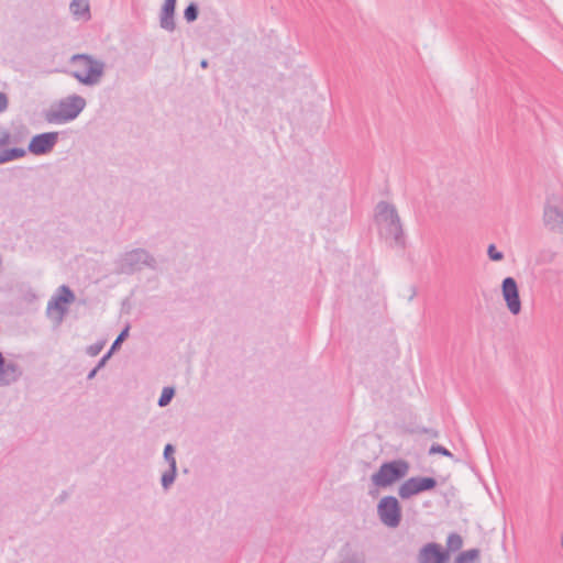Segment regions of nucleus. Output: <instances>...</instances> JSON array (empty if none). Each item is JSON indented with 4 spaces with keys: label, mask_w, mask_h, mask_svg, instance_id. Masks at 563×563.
<instances>
[{
    "label": "nucleus",
    "mask_w": 563,
    "mask_h": 563,
    "mask_svg": "<svg viewBox=\"0 0 563 563\" xmlns=\"http://www.w3.org/2000/svg\"><path fill=\"white\" fill-rule=\"evenodd\" d=\"M375 211V221L378 224H383L380 235L385 239H391L395 245L404 247V229L395 206L387 201H379L376 205Z\"/></svg>",
    "instance_id": "nucleus-3"
},
{
    "label": "nucleus",
    "mask_w": 563,
    "mask_h": 563,
    "mask_svg": "<svg viewBox=\"0 0 563 563\" xmlns=\"http://www.w3.org/2000/svg\"><path fill=\"white\" fill-rule=\"evenodd\" d=\"M199 7L196 2H190L184 10V19L188 23H192L198 19Z\"/></svg>",
    "instance_id": "nucleus-20"
},
{
    "label": "nucleus",
    "mask_w": 563,
    "mask_h": 563,
    "mask_svg": "<svg viewBox=\"0 0 563 563\" xmlns=\"http://www.w3.org/2000/svg\"><path fill=\"white\" fill-rule=\"evenodd\" d=\"M487 255L490 261L499 262L504 258V253L498 251L495 244H489L487 247Z\"/></svg>",
    "instance_id": "nucleus-24"
},
{
    "label": "nucleus",
    "mask_w": 563,
    "mask_h": 563,
    "mask_svg": "<svg viewBox=\"0 0 563 563\" xmlns=\"http://www.w3.org/2000/svg\"><path fill=\"white\" fill-rule=\"evenodd\" d=\"M429 454H440V455H443V456H446V457H453V453L448 450L445 446L439 444V443H433L430 449H429Z\"/></svg>",
    "instance_id": "nucleus-22"
},
{
    "label": "nucleus",
    "mask_w": 563,
    "mask_h": 563,
    "mask_svg": "<svg viewBox=\"0 0 563 563\" xmlns=\"http://www.w3.org/2000/svg\"><path fill=\"white\" fill-rule=\"evenodd\" d=\"M481 551L477 548L460 552L455 556V563H479Z\"/></svg>",
    "instance_id": "nucleus-17"
},
{
    "label": "nucleus",
    "mask_w": 563,
    "mask_h": 563,
    "mask_svg": "<svg viewBox=\"0 0 563 563\" xmlns=\"http://www.w3.org/2000/svg\"><path fill=\"white\" fill-rule=\"evenodd\" d=\"M11 132L8 129L0 128V148L11 143Z\"/></svg>",
    "instance_id": "nucleus-26"
},
{
    "label": "nucleus",
    "mask_w": 563,
    "mask_h": 563,
    "mask_svg": "<svg viewBox=\"0 0 563 563\" xmlns=\"http://www.w3.org/2000/svg\"><path fill=\"white\" fill-rule=\"evenodd\" d=\"M463 545L462 537L456 532H451L446 538V549L448 553L460 551Z\"/></svg>",
    "instance_id": "nucleus-18"
},
{
    "label": "nucleus",
    "mask_w": 563,
    "mask_h": 563,
    "mask_svg": "<svg viewBox=\"0 0 563 563\" xmlns=\"http://www.w3.org/2000/svg\"><path fill=\"white\" fill-rule=\"evenodd\" d=\"M69 64L75 67L74 70L69 71V75L87 87L99 84L104 74V62L88 53L74 54L69 58Z\"/></svg>",
    "instance_id": "nucleus-1"
},
{
    "label": "nucleus",
    "mask_w": 563,
    "mask_h": 563,
    "mask_svg": "<svg viewBox=\"0 0 563 563\" xmlns=\"http://www.w3.org/2000/svg\"><path fill=\"white\" fill-rule=\"evenodd\" d=\"M23 376V368L14 361H9L0 351V387L15 384Z\"/></svg>",
    "instance_id": "nucleus-12"
},
{
    "label": "nucleus",
    "mask_w": 563,
    "mask_h": 563,
    "mask_svg": "<svg viewBox=\"0 0 563 563\" xmlns=\"http://www.w3.org/2000/svg\"><path fill=\"white\" fill-rule=\"evenodd\" d=\"M543 220L550 230L563 233V212L558 207L545 206Z\"/></svg>",
    "instance_id": "nucleus-15"
},
{
    "label": "nucleus",
    "mask_w": 563,
    "mask_h": 563,
    "mask_svg": "<svg viewBox=\"0 0 563 563\" xmlns=\"http://www.w3.org/2000/svg\"><path fill=\"white\" fill-rule=\"evenodd\" d=\"M104 341H99V342H96L91 345H88L87 349H86V353L89 355V356H96L98 355L103 346H104Z\"/></svg>",
    "instance_id": "nucleus-25"
},
{
    "label": "nucleus",
    "mask_w": 563,
    "mask_h": 563,
    "mask_svg": "<svg viewBox=\"0 0 563 563\" xmlns=\"http://www.w3.org/2000/svg\"><path fill=\"white\" fill-rule=\"evenodd\" d=\"M99 371L100 369H96V366H95L92 369L89 371V373L87 375V379L88 380L93 379Z\"/></svg>",
    "instance_id": "nucleus-30"
},
{
    "label": "nucleus",
    "mask_w": 563,
    "mask_h": 563,
    "mask_svg": "<svg viewBox=\"0 0 563 563\" xmlns=\"http://www.w3.org/2000/svg\"><path fill=\"white\" fill-rule=\"evenodd\" d=\"M175 396V388L172 386H166L163 388L162 394L157 400V405L159 407H166L170 404L172 399Z\"/></svg>",
    "instance_id": "nucleus-19"
},
{
    "label": "nucleus",
    "mask_w": 563,
    "mask_h": 563,
    "mask_svg": "<svg viewBox=\"0 0 563 563\" xmlns=\"http://www.w3.org/2000/svg\"><path fill=\"white\" fill-rule=\"evenodd\" d=\"M339 563H365V558L362 552H353L346 555Z\"/></svg>",
    "instance_id": "nucleus-23"
},
{
    "label": "nucleus",
    "mask_w": 563,
    "mask_h": 563,
    "mask_svg": "<svg viewBox=\"0 0 563 563\" xmlns=\"http://www.w3.org/2000/svg\"><path fill=\"white\" fill-rule=\"evenodd\" d=\"M177 0H164L159 13V26L167 31L174 32L176 29L175 10Z\"/></svg>",
    "instance_id": "nucleus-14"
},
{
    "label": "nucleus",
    "mask_w": 563,
    "mask_h": 563,
    "mask_svg": "<svg viewBox=\"0 0 563 563\" xmlns=\"http://www.w3.org/2000/svg\"><path fill=\"white\" fill-rule=\"evenodd\" d=\"M129 331H130V325L126 324L122 330L121 332L118 334V336L115 338V340L112 342L111 346H110V353H114L115 351H118L123 341L126 340V338L129 336Z\"/></svg>",
    "instance_id": "nucleus-21"
},
{
    "label": "nucleus",
    "mask_w": 563,
    "mask_h": 563,
    "mask_svg": "<svg viewBox=\"0 0 563 563\" xmlns=\"http://www.w3.org/2000/svg\"><path fill=\"white\" fill-rule=\"evenodd\" d=\"M113 353H110V350H108V352L106 354H103L101 356V358L98 361V363L96 364V369H101L102 367L106 366L107 362L109 361V358L112 356Z\"/></svg>",
    "instance_id": "nucleus-27"
},
{
    "label": "nucleus",
    "mask_w": 563,
    "mask_h": 563,
    "mask_svg": "<svg viewBox=\"0 0 563 563\" xmlns=\"http://www.w3.org/2000/svg\"><path fill=\"white\" fill-rule=\"evenodd\" d=\"M453 563H455V561Z\"/></svg>",
    "instance_id": "nucleus-32"
},
{
    "label": "nucleus",
    "mask_w": 563,
    "mask_h": 563,
    "mask_svg": "<svg viewBox=\"0 0 563 563\" xmlns=\"http://www.w3.org/2000/svg\"><path fill=\"white\" fill-rule=\"evenodd\" d=\"M8 97L4 92L0 91V113L3 112L8 108Z\"/></svg>",
    "instance_id": "nucleus-28"
},
{
    "label": "nucleus",
    "mask_w": 563,
    "mask_h": 563,
    "mask_svg": "<svg viewBox=\"0 0 563 563\" xmlns=\"http://www.w3.org/2000/svg\"><path fill=\"white\" fill-rule=\"evenodd\" d=\"M76 299L75 292L67 285H62L51 297L47 303V311L55 310L62 319L68 311V306Z\"/></svg>",
    "instance_id": "nucleus-9"
},
{
    "label": "nucleus",
    "mask_w": 563,
    "mask_h": 563,
    "mask_svg": "<svg viewBox=\"0 0 563 563\" xmlns=\"http://www.w3.org/2000/svg\"><path fill=\"white\" fill-rule=\"evenodd\" d=\"M176 448L172 443H167L164 446L163 457L168 464V468L161 476V485L164 490H168L176 481L177 477V461L175 457Z\"/></svg>",
    "instance_id": "nucleus-13"
},
{
    "label": "nucleus",
    "mask_w": 563,
    "mask_h": 563,
    "mask_svg": "<svg viewBox=\"0 0 563 563\" xmlns=\"http://www.w3.org/2000/svg\"><path fill=\"white\" fill-rule=\"evenodd\" d=\"M69 10L74 16L84 19L85 21L90 20V7L88 0H71Z\"/></svg>",
    "instance_id": "nucleus-16"
},
{
    "label": "nucleus",
    "mask_w": 563,
    "mask_h": 563,
    "mask_svg": "<svg viewBox=\"0 0 563 563\" xmlns=\"http://www.w3.org/2000/svg\"><path fill=\"white\" fill-rule=\"evenodd\" d=\"M377 515L384 526L397 528L402 519V509L397 497L391 495L382 497L377 504Z\"/></svg>",
    "instance_id": "nucleus-7"
},
{
    "label": "nucleus",
    "mask_w": 563,
    "mask_h": 563,
    "mask_svg": "<svg viewBox=\"0 0 563 563\" xmlns=\"http://www.w3.org/2000/svg\"><path fill=\"white\" fill-rule=\"evenodd\" d=\"M86 104L87 102L84 97L76 93L69 95L58 101L56 109L45 113V120L48 123H68L78 118Z\"/></svg>",
    "instance_id": "nucleus-5"
},
{
    "label": "nucleus",
    "mask_w": 563,
    "mask_h": 563,
    "mask_svg": "<svg viewBox=\"0 0 563 563\" xmlns=\"http://www.w3.org/2000/svg\"><path fill=\"white\" fill-rule=\"evenodd\" d=\"M501 294L508 310L514 316L519 314L521 312V300L518 284L514 277L508 276L503 279Z\"/></svg>",
    "instance_id": "nucleus-10"
},
{
    "label": "nucleus",
    "mask_w": 563,
    "mask_h": 563,
    "mask_svg": "<svg viewBox=\"0 0 563 563\" xmlns=\"http://www.w3.org/2000/svg\"><path fill=\"white\" fill-rule=\"evenodd\" d=\"M208 65H209V63H208V60H207V59H202V60L200 62V67H201V68H207V67H208Z\"/></svg>",
    "instance_id": "nucleus-31"
},
{
    "label": "nucleus",
    "mask_w": 563,
    "mask_h": 563,
    "mask_svg": "<svg viewBox=\"0 0 563 563\" xmlns=\"http://www.w3.org/2000/svg\"><path fill=\"white\" fill-rule=\"evenodd\" d=\"M58 132H43L32 136L27 150L22 147H10L0 151V165L23 158L26 152L42 156L51 153L58 142Z\"/></svg>",
    "instance_id": "nucleus-2"
},
{
    "label": "nucleus",
    "mask_w": 563,
    "mask_h": 563,
    "mask_svg": "<svg viewBox=\"0 0 563 563\" xmlns=\"http://www.w3.org/2000/svg\"><path fill=\"white\" fill-rule=\"evenodd\" d=\"M143 267L156 269L157 262L147 250L142 247L124 252L115 261V272L118 274L133 275L141 272Z\"/></svg>",
    "instance_id": "nucleus-4"
},
{
    "label": "nucleus",
    "mask_w": 563,
    "mask_h": 563,
    "mask_svg": "<svg viewBox=\"0 0 563 563\" xmlns=\"http://www.w3.org/2000/svg\"><path fill=\"white\" fill-rule=\"evenodd\" d=\"M410 464L404 459L383 462L377 472L371 476L376 488H387L401 481L409 472Z\"/></svg>",
    "instance_id": "nucleus-6"
},
{
    "label": "nucleus",
    "mask_w": 563,
    "mask_h": 563,
    "mask_svg": "<svg viewBox=\"0 0 563 563\" xmlns=\"http://www.w3.org/2000/svg\"><path fill=\"white\" fill-rule=\"evenodd\" d=\"M450 554L448 550L437 542H428L419 550L418 563H448Z\"/></svg>",
    "instance_id": "nucleus-11"
},
{
    "label": "nucleus",
    "mask_w": 563,
    "mask_h": 563,
    "mask_svg": "<svg viewBox=\"0 0 563 563\" xmlns=\"http://www.w3.org/2000/svg\"><path fill=\"white\" fill-rule=\"evenodd\" d=\"M68 498V493L66 490H63L59 496L55 499L57 504L64 503Z\"/></svg>",
    "instance_id": "nucleus-29"
},
{
    "label": "nucleus",
    "mask_w": 563,
    "mask_h": 563,
    "mask_svg": "<svg viewBox=\"0 0 563 563\" xmlns=\"http://www.w3.org/2000/svg\"><path fill=\"white\" fill-rule=\"evenodd\" d=\"M438 486V481L432 476H412L404 481L398 487V496L408 500L413 496L431 492Z\"/></svg>",
    "instance_id": "nucleus-8"
}]
</instances>
